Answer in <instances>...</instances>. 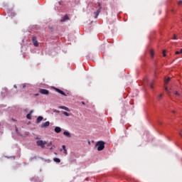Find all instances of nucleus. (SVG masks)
I'll return each instance as SVG.
<instances>
[{"instance_id":"2f4dec72","label":"nucleus","mask_w":182,"mask_h":182,"mask_svg":"<svg viewBox=\"0 0 182 182\" xmlns=\"http://www.w3.org/2000/svg\"><path fill=\"white\" fill-rule=\"evenodd\" d=\"M54 112H55V113H59V111H58V110H54Z\"/></svg>"},{"instance_id":"4be33fe9","label":"nucleus","mask_w":182,"mask_h":182,"mask_svg":"<svg viewBox=\"0 0 182 182\" xmlns=\"http://www.w3.org/2000/svg\"><path fill=\"white\" fill-rule=\"evenodd\" d=\"M162 97H163V94L159 95L158 96L159 100H160V99L162 98Z\"/></svg>"},{"instance_id":"423d86ee","label":"nucleus","mask_w":182,"mask_h":182,"mask_svg":"<svg viewBox=\"0 0 182 182\" xmlns=\"http://www.w3.org/2000/svg\"><path fill=\"white\" fill-rule=\"evenodd\" d=\"M39 92L41 95H49V90L46 89H40Z\"/></svg>"},{"instance_id":"473e14b6","label":"nucleus","mask_w":182,"mask_h":182,"mask_svg":"<svg viewBox=\"0 0 182 182\" xmlns=\"http://www.w3.org/2000/svg\"><path fill=\"white\" fill-rule=\"evenodd\" d=\"M171 12L174 13V9L171 10Z\"/></svg>"},{"instance_id":"5701e85b","label":"nucleus","mask_w":182,"mask_h":182,"mask_svg":"<svg viewBox=\"0 0 182 182\" xmlns=\"http://www.w3.org/2000/svg\"><path fill=\"white\" fill-rule=\"evenodd\" d=\"M16 132L17 134H19V131L18 130V127H16Z\"/></svg>"},{"instance_id":"b1692460","label":"nucleus","mask_w":182,"mask_h":182,"mask_svg":"<svg viewBox=\"0 0 182 182\" xmlns=\"http://www.w3.org/2000/svg\"><path fill=\"white\" fill-rule=\"evenodd\" d=\"M163 56L166 57V50H163Z\"/></svg>"},{"instance_id":"20e7f679","label":"nucleus","mask_w":182,"mask_h":182,"mask_svg":"<svg viewBox=\"0 0 182 182\" xmlns=\"http://www.w3.org/2000/svg\"><path fill=\"white\" fill-rule=\"evenodd\" d=\"M50 124V122H49V121H47V122L41 124V127L42 129H46V127H49Z\"/></svg>"},{"instance_id":"c85d7f7f","label":"nucleus","mask_w":182,"mask_h":182,"mask_svg":"<svg viewBox=\"0 0 182 182\" xmlns=\"http://www.w3.org/2000/svg\"><path fill=\"white\" fill-rule=\"evenodd\" d=\"M150 88H151V89H153V84H151V85H150Z\"/></svg>"},{"instance_id":"f257e3e1","label":"nucleus","mask_w":182,"mask_h":182,"mask_svg":"<svg viewBox=\"0 0 182 182\" xmlns=\"http://www.w3.org/2000/svg\"><path fill=\"white\" fill-rule=\"evenodd\" d=\"M96 147H97L98 151H102L105 149V142L102 141H99L97 142Z\"/></svg>"},{"instance_id":"0eeeda50","label":"nucleus","mask_w":182,"mask_h":182,"mask_svg":"<svg viewBox=\"0 0 182 182\" xmlns=\"http://www.w3.org/2000/svg\"><path fill=\"white\" fill-rule=\"evenodd\" d=\"M42 120H43V117L39 116V117L36 119V123H37L38 124H39V123H41V122H42Z\"/></svg>"},{"instance_id":"dca6fc26","label":"nucleus","mask_w":182,"mask_h":182,"mask_svg":"<svg viewBox=\"0 0 182 182\" xmlns=\"http://www.w3.org/2000/svg\"><path fill=\"white\" fill-rule=\"evenodd\" d=\"M26 117L28 120H31V119H32V117L31 115V113H28L27 115H26Z\"/></svg>"},{"instance_id":"2eb2a0df","label":"nucleus","mask_w":182,"mask_h":182,"mask_svg":"<svg viewBox=\"0 0 182 182\" xmlns=\"http://www.w3.org/2000/svg\"><path fill=\"white\" fill-rule=\"evenodd\" d=\"M53 161H54L55 163H60V159H59V158H54V159H53Z\"/></svg>"},{"instance_id":"7ed1b4c3","label":"nucleus","mask_w":182,"mask_h":182,"mask_svg":"<svg viewBox=\"0 0 182 182\" xmlns=\"http://www.w3.org/2000/svg\"><path fill=\"white\" fill-rule=\"evenodd\" d=\"M32 42L34 46H36V48H38V46H39V43H38V40L36 39V36H33L32 38Z\"/></svg>"},{"instance_id":"c756f323","label":"nucleus","mask_w":182,"mask_h":182,"mask_svg":"<svg viewBox=\"0 0 182 182\" xmlns=\"http://www.w3.org/2000/svg\"><path fill=\"white\" fill-rule=\"evenodd\" d=\"M29 113H31V115H32V114L33 113V110L30 111Z\"/></svg>"},{"instance_id":"c9c22d12","label":"nucleus","mask_w":182,"mask_h":182,"mask_svg":"<svg viewBox=\"0 0 182 182\" xmlns=\"http://www.w3.org/2000/svg\"><path fill=\"white\" fill-rule=\"evenodd\" d=\"M14 87H15L16 89V85H14Z\"/></svg>"},{"instance_id":"9b49d317","label":"nucleus","mask_w":182,"mask_h":182,"mask_svg":"<svg viewBox=\"0 0 182 182\" xmlns=\"http://www.w3.org/2000/svg\"><path fill=\"white\" fill-rule=\"evenodd\" d=\"M62 147H63L64 154H68V150L66 149V146L63 145Z\"/></svg>"},{"instance_id":"e433bc0d","label":"nucleus","mask_w":182,"mask_h":182,"mask_svg":"<svg viewBox=\"0 0 182 182\" xmlns=\"http://www.w3.org/2000/svg\"><path fill=\"white\" fill-rule=\"evenodd\" d=\"M172 113H176V112H174V111H172Z\"/></svg>"},{"instance_id":"72a5a7b5","label":"nucleus","mask_w":182,"mask_h":182,"mask_svg":"<svg viewBox=\"0 0 182 182\" xmlns=\"http://www.w3.org/2000/svg\"><path fill=\"white\" fill-rule=\"evenodd\" d=\"M35 96H39V94H35Z\"/></svg>"},{"instance_id":"393cba45","label":"nucleus","mask_w":182,"mask_h":182,"mask_svg":"<svg viewBox=\"0 0 182 182\" xmlns=\"http://www.w3.org/2000/svg\"><path fill=\"white\" fill-rule=\"evenodd\" d=\"M181 4H182V0H181V1H179L178 2V5H181Z\"/></svg>"},{"instance_id":"1a4fd4ad","label":"nucleus","mask_w":182,"mask_h":182,"mask_svg":"<svg viewBox=\"0 0 182 182\" xmlns=\"http://www.w3.org/2000/svg\"><path fill=\"white\" fill-rule=\"evenodd\" d=\"M54 132H55V133H60V132H62V128L59 127H55Z\"/></svg>"},{"instance_id":"a211bd4d","label":"nucleus","mask_w":182,"mask_h":182,"mask_svg":"<svg viewBox=\"0 0 182 182\" xmlns=\"http://www.w3.org/2000/svg\"><path fill=\"white\" fill-rule=\"evenodd\" d=\"M165 90L168 95H170V90H168V88L167 87H165Z\"/></svg>"},{"instance_id":"4c0bfd02","label":"nucleus","mask_w":182,"mask_h":182,"mask_svg":"<svg viewBox=\"0 0 182 182\" xmlns=\"http://www.w3.org/2000/svg\"><path fill=\"white\" fill-rule=\"evenodd\" d=\"M99 6H100V3H99Z\"/></svg>"},{"instance_id":"7c9ffc66","label":"nucleus","mask_w":182,"mask_h":182,"mask_svg":"<svg viewBox=\"0 0 182 182\" xmlns=\"http://www.w3.org/2000/svg\"><path fill=\"white\" fill-rule=\"evenodd\" d=\"M25 87H26V85H23V89H25Z\"/></svg>"},{"instance_id":"6ab92c4d","label":"nucleus","mask_w":182,"mask_h":182,"mask_svg":"<svg viewBox=\"0 0 182 182\" xmlns=\"http://www.w3.org/2000/svg\"><path fill=\"white\" fill-rule=\"evenodd\" d=\"M174 95H176V96H178V97H180V96H181V95L178 93V91H175Z\"/></svg>"},{"instance_id":"f03ea898","label":"nucleus","mask_w":182,"mask_h":182,"mask_svg":"<svg viewBox=\"0 0 182 182\" xmlns=\"http://www.w3.org/2000/svg\"><path fill=\"white\" fill-rule=\"evenodd\" d=\"M37 146H39L42 149H45V145L47 144L46 141L38 140L36 141Z\"/></svg>"},{"instance_id":"39448f33","label":"nucleus","mask_w":182,"mask_h":182,"mask_svg":"<svg viewBox=\"0 0 182 182\" xmlns=\"http://www.w3.org/2000/svg\"><path fill=\"white\" fill-rule=\"evenodd\" d=\"M54 90L58 93H60V95H62V96H68L63 91H62V90H59V88L54 87Z\"/></svg>"},{"instance_id":"6e6552de","label":"nucleus","mask_w":182,"mask_h":182,"mask_svg":"<svg viewBox=\"0 0 182 182\" xmlns=\"http://www.w3.org/2000/svg\"><path fill=\"white\" fill-rule=\"evenodd\" d=\"M58 109H62L63 110H65L66 112H70V111L69 109V108H68L67 107H65V106H60V107H58Z\"/></svg>"},{"instance_id":"a878e982","label":"nucleus","mask_w":182,"mask_h":182,"mask_svg":"<svg viewBox=\"0 0 182 182\" xmlns=\"http://www.w3.org/2000/svg\"><path fill=\"white\" fill-rule=\"evenodd\" d=\"M173 40H177V36L176 35H173Z\"/></svg>"},{"instance_id":"f3484780","label":"nucleus","mask_w":182,"mask_h":182,"mask_svg":"<svg viewBox=\"0 0 182 182\" xmlns=\"http://www.w3.org/2000/svg\"><path fill=\"white\" fill-rule=\"evenodd\" d=\"M170 82V77L166 78L165 79V83L166 85H167V83H168Z\"/></svg>"},{"instance_id":"cd10ccee","label":"nucleus","mask_w":182,"mask_h":182,"mask_svg":"<svg viewBox=\"0 0 182 182\" xmlns=\"http://www.w3.org/2000/svg\"><path fill=\"white\" fill-rule=\"evenodd\" d=\"M48 146H52V141L48 144Z\"/></svg>"},{"instance_id":"aec40b11","label":"nucleus","mask_w":182,"mask_h":182,"mask_svg":"<svg viewBox=\"0 0 182 182\" xmlns=\"http://www.w3.org/2000/svg\"><path fill=\"white\" fill-rule=\"evenodd\" d=\"M63 114H64L65 116H67V117L70 116V114L69 113H68L67 112H63Z\"/></svg>"},{"instance_id":"ddd939ff","label":"nucleus","mask_w":182,"mask_h":182,"mask_svg":"<svg viewBox=\"0 0 182 182\" xmlns=\"http://www.w3.org/2000/svg\"><path fill=\"white\" fill-rule=\"evenodd\" d=\"M151 58H154V50L153 49L150 50Z\"/></svg>"},{"instance_id":"9d476101","label":"nucleus","mask_w":182,"mask_h":182,"mask_svg":"<svg viewBox=\"0 0 182 182\" xmlns=\"http://www.w3.org/2000/svg\"><path fill=\"white\" fill-rule=\"evenodd\" d=\"M65 21H69V16H68V14H65V16L60 21V22H65Z\"/></svg>"},{"instance_id":"412c9836","label":"nucleus","mask_w":182,"mask_h":182,"mask_svg":"<svg viewBox=\"0 0 182 182\" xmlns=\"http://www.w3.org/2000/svg\"><path fill=\"white\" fill-rule=\"evenodd\" d=\"M180 53H182V48L179 51L176 52V55H180Z\"/></svg>"},{"instance_id":"bb28decb","label":"nucleus","mask_w":182,"mask_h":182,"mask_svg":"<svg viewBox=\"0 0 182 182\" xmlns=\"http://www.w3.org/2000/svg\"><path fill=\"white\" fill-rule=\"evenodd\" d=\"M179 135H181V136H182V130H181V131L179 132Z\"/></svg>"},{"instance_id":"4468645a","label":"nucleus","mask_w":182,"mask_h":182,"mask_svg":"<svg viewBox=\"0 0 182 182\" xmlns=\"http://www.w3.org/2000/svg\"><path fill=\"white\" fill-rule=\"evenodd\" d=\"M95 15V18L99 16V14H100V9L97 10L96 12L94 13Z\"/></svg>"},{"instance_id":"f8f14e48","label":"nucleus","mask_w":182,"mask_h":182,"mask_svg":"<svg viewBox=\"0 0 182 182\" xmlns=\"http://www.w3.org/2000/svg\"><path fill=\"white\" fill-rule=\"evenodd\" d=\"M63 134H64V136H66V137H71V135H70V134L69 133V132L65 131V132H63Z\"/></svg>"},{"instance_id":"f704fd0d","label":"nucleus","mask_w":182,"mask_h":182,"mask_svg":"<svg viewBox=\"0 0 182 182\" xmlns=\"http://www.w3.org/2000/svg\"><path fill=\"white\" fill-rule=\"evenodd\" d=\"M82 105H85V102H82Z\"/></svg>"}]
</instances>
